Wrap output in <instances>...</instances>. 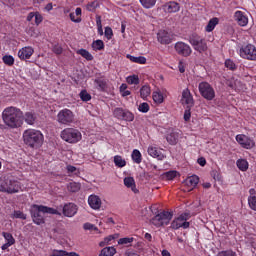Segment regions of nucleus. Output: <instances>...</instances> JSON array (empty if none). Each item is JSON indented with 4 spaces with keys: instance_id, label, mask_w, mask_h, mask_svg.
Wrapping results in <instances>:
<instances>
[{
    "instance_id": "57",
    "label": "nucleus",
    "mask_w": 256,
    "mask_h": 256,
    "mask_svg": "<svg viewBox=\"0 0 256 256\" xmlns=\"http://www.w3.org/2000/svg\"><path fill=\"white\" fill-rule=\"evenodd\" d=\"M191 120V108L186 107V110L184 111V121H190Z\"/></svg>"
},
{
    "instance_id": "45",
    "label": "nucleus",
    "mask_w": 256,
    "mask_h": 256,
    "mask_svg": "<svg viewBox=\"0 0 256 256\" xmlns=\"http://www.w3.org/2000/svg\"><path fill=\"white\" fill-rule=\"evenodd\" d=\"M98 7H99V2L95 0V1L87 4L86 9H87V11H90L91 13H95V11Z\"/></svg>"
},
{
    "instance_id": "4",
    "label": "nucleus",
    "mask_w": 256,
    "mask_h": 256,
    "mask_svg": "<svg viewBox=\"0 0 256 256\" xmlns=\"http://www.w3.org/2000/svg\"><path fill=\"white\" fill-rule=\"evenodd\" d=\"M60 137L66 143L71 144L79 143V141L83 139L81 131H79L77 128H65L61 131Z\"/></svg>"
},
{
    "instance_id": "53",
    "label": "nucleus",
    "mask_w": 256,
    "mask_h": 256,
    "mask_svg": "<svg viewBox=\"0 0 256 256\" xmlns=\"http://www.w3.org/2000/svg\"><path fill=\"white\" fill-rule=\"evenodd\" d=\"M104 35L106 39L110 41V39H113V29H111V27H106L104 31Z\"/></svg>"
},
{
    "instance_id": "22",
    "label": "nucleus",
    "mask_w": 256,
    "mask_h": 256,
    "mask_svg": "<svg viewBox=\"0 0 256 256\" xmlns=\"http://www.w3.org/2000/svg\"><path fill=\"white\" fill-rule=\"evenodd\" d=\"M157 39L161 45H169L171 43V35L166 30H160L157 33Z\"/></svg>"
},
{
    "instance_id": "18",
    "label": "nucleus",
    "mask_w": 256,
    "mask_h": 256,
    "mask_svg": "<svg viewBox=\"0 0 256 256\" xmlns=\"http://www.w3.org/2000/svg\"><path fill=\"white\" fill-rule=\"evenodd\" d=\"M77 211H79V207L75 203H66L63 206L62 213L64 217H75L77 215Z\"/></svg>"
},
{
    "instance_id": "64",
    "label": "nucleus",
    "mask_w": 256,
    "mask_h": 256,
    "mask_svg": "<svg viewBox=\"0 0 256 256\" xmlns=\"http://www.w3.org/2000/svg\"><path fill=\"white\" fill-rule=\"evenodd\" d=\"M81 13H83V10L80 7L76 8L74 13L76 14V17H81Z\"/></svg>"
},
{
    "instance_id": "56",
    "label": "nucleus",
    "mask_w": 256,
    "mask_h": 256,
    "mask_svg": "<svg viewBox=\"0 0 256 256\" xmlns=\"http://www.w3.org/2000/svg\"><path fill=\"white\" fill-rule=\"evenodd\" d=\"M51 256H67V251H65V250H53Z\"/></svg>"
},
{
    "instance_id": "25",
    "label": "nucleus",
    "mask_w": 256,
    "mask_h": 256,
    "mask_svg": "<svg viewBox=\"0 0 256 256\" xmlns=\"http://www.w3.org/2000/svg\"><path fill=\"white\" fill-rule=\"evenodd\" d=\"M124 185L128 189H131L135 194L139 193V189H137V185L135 184V179L133 177L124 178Z\"/></svg>"
},
{
    "instance_id": "27",
    "label": "nucleus",
    "mask_w": 256,
    "mask_h": 256,
    "mask_svg": "<svg viewBox=\"0 0 256 256\" xmlns=\"http://www.w3.org/2000/svg\"><path fill=\"white\" fill-rule=\"evenodd\" d=\"M217 25H219V18L214 17V18L210 19L208 24L205 27V32L211 33V31H213L215 29V27H217Z\"/></svg>"
},
{
    "instance_id": "12",
    "label": "nucleus",
    "mask_w": 256,
    "mask_h": 256,
    "mask_svg": "<svg viewBox=\"0 0 256 256\" xmlns=\"http://www.w3.org/2000/svg\"><path fill=\"white\" fill-rule=\"evenodd\" d=\"M239 53L242 59H247L248 61H256V46L253 44L242 46Z\"/></svg>"
},
{
    "instance_id": "50",
    "label": "nucleus",
    "mask_w": 256,
    "mask_h": 256,
    "mask_svg": "<svg viewBox=\"0 0 256 256\" xmlns=\"http://www.w3.org/2000/svg\"><path fill=\"white\" fill-rule=\"evenodd\" d=\"M96 25L98 29V35H103V24L101 23V16L96 17Z\"/></svg>"
},
{
    "instance_id": "63",
    "label": "nucleus",
    "mask_w": 256,
    "mask_h": 256,
    "mask_svg": "<svg viewBox=\"0 0 256 256\" xmlns=\"http://www.w3.org/2000/svg\"><path fill=\"white\" fill-rule=\"evenodd\" d=\"M33 18H35V12H30L26 18L27 21H33Z\"/></svg>"
},
{
    "instance_id": "36",
    "label": "nucleus",
    "mask_w": 256,
    "mask_h": 256,
    "mask_svg": "<svg viewBox=\"0 0 256 256\" xmlns=\"http://www.w3.org/2000/svg\"><path fill=\"white\" fill-rule=\"evenodd\" d=\"M142 7L144 9H152V7H155V4L157 3V0H139Z\"/></svg>"
},
{
    "instance_id": "11",
    "label": "nucleus",
    "mask_w": 256,
    "mask_h": 256,
    "mask_svg": "<svg viewBox=\"0 0 256 256\" xmlns=\"http://www.w3.org/2000/svg\"><path fill=\"white\" fill-rule=\"evenodd\" d=\"M75 121V114L70 109L64 108L57 114V122L60 125H71Z\"/></svg>"
},
{
    "instance_id": "16",
    "label": "nucleus",
    "mask_w": 256,
    "mask_h": 256,
    "mask_svg": "<svg viewBox=\"0 0 256 256\" xmlns=\"http://www.w3.org/2000/svg\"><path fill=\"white\" fill-rule=\"evenodd\" d=\"M94 85L97 91H100V93H107L109 89V80L105 79L104 76L97 77L94 80Z\"/></svg>"
},
{
    "instance_id": "33",
    "label": "nucleus",
    "mask_w": 256,
    "mask_h": 256,
    "mask_svg": "<svg viewBox=\"0 0 256 256\" xmlns=\"http://www.w3.org/2000/svg\"><path fill=\"white\" fill-rule=\"evenodd\" d=\"M115 253H117L115 247H105L101 250L99 256H113Z\"/></svg>"
},
{
    "instance_id": "34",
    "label": "nucleus",
    "mask_w": 256,
    "mask_h": 256,
    "mask_svg": "<svg viewBox=\"0 0 256 256\" xmlns=\"http://www.w3.org/2000/svg\"><path fill=\"white\" fill-rule=\"evenodd\" d=\"M67 189L70 193H77L78 191L81 190V184L77 182H70L67 185Z\"/></svg>"
},
{
    "instance_id": "2",
    "label": "nucleus",
    "mask_w": 256,
    "mask_h": 256,
    "mask_svg": "<svg viewBox=\"0 0 256 256\" xmlns=\"http://www.w3.org/2000/svg\"><path fill=\"white\" fill-rule=\"evenodd\" d=\"M45 213L48 215H61L55 208L34 204L30 210L33 223L35 225H43L45 223Z\"/></svg>"
},
{
    "instance_id": "9",
    "label": "nucleus",
    "mask_w": 256,
    "mask_h": 256,
    "mask_svg": "<svg viewBox=\"0 0 256 256\" xmlns=\"http://www.w3.org/2000/svg\"><path fill=\"white\" fill-rule=\"evenodd\" d=\"M113 117L118 119V121H126L127 123H132L135 121V114L131 112L129 109L117 107L113 110Z\"/></svg>"
},
{
    "instance_id": "31",
    "label": "nucleus",
    "mask_w": 256,
    "mask_h": 256,
    "mask_svg": "<svg viewBox=\"0 0 256 256\" xmlns=\"http://www.w3.org/2000/svg\"><path fill=\"white\" fill-rule=\"evenodd\" d=\"M132 161L139 165L143 161V156L141 155V152L138 149H134L131 154Z\"/></svg>"
},
{
    "instance_id": "46",
    "label": "nucleus",
    "mask_w": 256,
    "mask_h": 256,
    "mask_svg": "<svg viewBox=\"0 0 256 256\" xmlns=\"http://www.w3.org/2000/svg\"><path fill=\"white\" fill-rule=\"evenodd\" d=\"M225 67L227 69H229L230 71H235L237 69V65L235 64V62H233V60L231 59H227L225 60V63H224Z\"/></svg>"
},
{
    "instance_id": "10",
    "label": "nucleus",
    "mask_w": 256,
    "mask_h": 256,
    "mask_svg": "<svg viewBox=\"0 0 256 256\" xmlns=\"http://www.w3.org/2000/svg\"><path fill=\"white\" fill-rule=\"evenodd\" d=\"M198 91L201 97H203V99H206V101H213V99H215V89L207 81L199 83Z\"/></svg>"
},
{
    "instance_id": "28",
    "label": "nucleus",
    "mask_w": 256,
    "mask_h": 256,
    "mask_svg": "<svg viewBox=\"0 0 256 256\" xmlns=\"http://www.w3.org/2000/svg\"><path fill=\"white\" fill-rule=\"evenodd\" d=\"M152 99L156 105H161L163 101H165V97L163 96V93L161 91H154L152 93Z\"/></svg>"
},
{
    "instance_id": "15",
    "label": "nucleus",
    "mask_w": 256,
    "mask_h": 256,
    "mask_svg": "<svg viewBox=\"0 0 256 256\" xmlns=\"http://www.w3.org/2000/svg\"><path fill=\"white\" fill-rule=\"evenodd\" d=\"M181 103L188 107V109H193V107H195V100L193 99V94H191L189 88L182 91Z\"/></svg>"
},
{
    "instance_id": "21",
    "label": "nucleus",
    "mask_w": 256,
    "mask_h": 256,
    "mask_svg": "<svg viewBox=\"0 0 256 256\" xmlns=\"http://www.w3.org/2000/svg\"><path fill=\"white\" fill-rule=\"evenodd\" d=\"M163 9L165 13H179L181 5L175 1H170L163 5Z\"/></svg>"
},
{
    "instance_id": "39",
    "label": "nucleus",
    "mask_w": 256,
    "mask_h": 256,
    "mask_svg": "<svg viewBox=\"0 0 256 256\" xmlns=\"http://www.w3.org/2000/svg\"><path fill=\"white\" fill-rule=\"evenodd\" d=\"M128 85H139L140 80L138 75H131L126 78Z\"/></svg>"
},
{
    "instance_id": "5",
    "label": "nucleus",
    "mask_w": 256,
    "mask_h": 256,
    "mask_svg": "<svg viewBox=\"0 0 256 256\" xmlns=\"http://www.w3.org/2000/svg\"><path fill=\"white\" fill-rule=\"evenodd\" d=\"M188 41L190 45H192L194 51H197L198 53H205L209 49L207 46V40L197 33L191 34Z\"/></svg>"
},
{
    "instance_id": "13",
    "label": "nucleus",
    "mask_w": 256,
    "mask_h": 256,
    "mask_svg": "<svg viewBox=\"0 0 256 256\" xmlns=\"http://www.w3.org/2000/svg\"><path fill=\"white\" fill-rule=\"evenodd\" d=\"M174 49L178 55L181 57H190L191 53H193V49L191 46L183 41H178L174 45Z\"/></svg>"
},
{
    "instance_id": "7",
    "label": "nucleus",
    "mask_w": 256,
    "mask_h": 256,
    "mask_svg": "<svg viewBox=\"0 0 256 256\" xmlns=\"http://www.w3.org/2000/svg\"><path fill=\"white\" fill-rule=\"evenodd\" d=\"M189 219H191V214L189 212H184L180 214L178 217H176L170 225L171 229L177 230V229H189L190 223L188 222Z\"/></svg>"
},
{
    "instance_id": "48",
    "label": "nucleus",
    "mask_w": 256,
    "mask_h": 256,
    "mask_svg": "<svg viewBox=\"0 0 256 256\" xmlns=\"http://www.w3.org/2000/svg\"><path fill=\"white\" fill-rule=\"evenodd\" d=\"M149 109V103L146 102L140 103L138 106V111H140V113H149Z\"/></svg>"
},
{
    "instance_id": "61",
    "label": "nucleus",
    "mask_w": 256,
    "mask_h": 256,
    "mask_svg": "<svg viewBox=\"0 0 256 256\" xmlns=\"http://www.w3.org/2000/svg\"><path fill=\"white\" fill-rule=\"evenodd\" d=\"M198 163L201 167H205L207 165V160L204 157L198 159Z\"/></svg>"
},
{
    "instance_id": "52",
    "label": "nucleus",
    "mask_w": 256,
    "mask_h": 256,
    "mask_svg": "<svg viewBox=\"0 0 256 256\" xmlns=\"http://www.w3.org/2000/svg\"><path fill=\"white\" fill-rule=\"evenodd\" d=\"M35 25L37 27H39V25H41V23H43V15H41L39 12H35Z\"/></svg>"
},
{
    "instance_id": "58",
    "label": "nucleus",
    "mask_w": 256,
    "mask_h": 256,
    "mask_svg": "<svg viewBox=\"0 0 256 256\" xmlns=\"http://www.w3.org/2000/svg\"><path fill=\"white\" fill-rule=\"evenodd\" d=\"M75 13H70L69 14V17H70V20L73 22V23H81V17H75Z\"/></svg>"
},
{
    "instance_id": "17",
    "label": "nucleus",
    "mask_w": 256,
    "mask_h": 256,
    "mask_svg": "<svg viewBox=\"0 0 256 256\" xmlns=\"http://www.w3.org/2000/svg\"><path fill=\"white\" fill-rule=\"evenodd\" d=\"M234 20L240 27H247L249 25V17L247 16V13L237 10L234 13Z\"/></svg>"
},
{
    "instance_id": "30",
    "label": "nucleus",
    "mask_w": 256,
    "mask_h": 256,
    "mask_svg": "<svg viewBox=\"0 0 256 256\" xmlns=\"http://www.w3.org/2000/svg\"><path fill=\"white\" fill-rule=\"evenodd\" d=\"M236 166L240 171L245 172L249 169V162L246 159L241 158L236 161Z\"/></svg>"
},
{
    "instance_id": "24",
    "label": "nucleus",
    "mask_w": 256,
    "mask_h": 256,
    "mask_svg": "<svg viewBox=\"0 0 256 256\" xmlns=\"http://www.w3.org/2000/svg\"><path fill=\"white\" fill-rule=\"evenodd\" d=\"M181 134L177 130H172L169 134L166 136V140L169 143V145H177L179 143V137Z\"/></svg>"
},
{
    "instance_id": "54",
    "label": "nucleus",
    "mask_w": 256,
    "mask_h": 256,
    "mask_svg": "<svg viewBox=\"0 0 256 256\" xmlns=\"http://www.w3.org/2000/svg\"><path fill=\"white\" fill-rule=\"evenodd\" d=\"M52 51L55 53V55H61V53H63V47H61L59 44H55L52 47Z\"/></svg>"
},
{
    "instance_id": "14",
    "label": "nucleus",
    "mask_w": 256,
    "mask_h": 256,
    "mask_svg": "<svg viewBox=\"0 0 256 256\" xmlns=\"http://www.w3.org/2000/svg\"><path fill=\"white\" fill-rule=\"evenodd\" d=\"M236 141L243 149H253L255 147V140L245 134L236 135Z\"/></svg>"
},
{
    "instance_id": "32",
    "label": "nucleus",
    "mask_w": 256,
    "mask_h": 256,
    "mask_svg": "<svg viewBox=\"0 0 256 256\" xmlns=\"http://www.w3.org/2000/svg\"><path fill=\"white\" fill-rule=\"evenodd\" d=\"M151 95V86L150 85H144L140 88V97L141 99H147Z\"/></svg>"
},
{
    "instance_id": "59",
    "label": "nucleus",
    "mask_w": 256,
    "mask_h": 256,
    "mask_svg": "<svg viewBox=\"0 0 256 256\" xmlns=\"http://www.w3.org/2000/svg\"><path fill=\"white\" fill-rule=\"evenodd\" d=\"M83 227H84L85 231H93V228L95 227V225H93L91 223H85Z\"/></svg>"
},
{
    "instance_id": "23",
    "label": "nucleus",
    "mask_w": 256,
    "mask_h": 256,
    "mask_svg": "<svg viewBox=\"0 0 256 256\" xmlns=\"http://www.w3.org/2000/svg\"><path fill=\"white\" fill-rule=\"evenodd\" d=\"M184 184L189 187L188 191H193L199 185V177L197 175L190 176L184 181Z\"/></svg>"
},
{
    "instance_id": "62",
    "label": "nucleus",
    "mask_w": 256,
    "mask_h": 256,
    "mask_svg": "<svg viewBox=\"0 0 256 256\" xmlns=\"http://www.w3.org/2000/svg\"><path fill=\"white\" fill-rule=\"evenodd\" d=\"M178 69L180 73H185V64L183 62H179Z\"/></svg>"
},
{
    "instance_id": "1",
    "label": "nucleus",
    "mask_w": 256,
    "mask_h": 256,
    "mask_svg": "<svg viewBox=\"0 0 256 256\" xmlns=\"http://www.w3.org/2000/svg\"><path fill=\"white\" fill-rule=\"evenodd\" d=\"M2 121L9 129H19L23 125V111L17 107H7L2 112Z\"/></svg>"
},
{
    "instance_id": "47",
    "label": "nucleus",
    "mask_w": 256,
    "mask_h": 256,
    "mask_svg": "<svg viewBox=\"0 0 256 256\" xmlns=\"http://www.w3.org/2000/svg\"><path fill=\"white\" fill-rule=\"evenodd\" d=\"M148 155H150V157L157 158L159 157V150L157 147L150 146L148 147Z\"/></svg>"
},
{
    "instance_id": "26",
    "label": "nucleus",
    "mask_w": 256,
    "mask_h": 256,
    "mask_svg": "<svg viewBox=\"0 0 256 256\" xmlns=\"http://www.w3.org/2000/svg\"><path fill=\"white\" fill-rule=\"evenodd\" d=\"M126 58L129 59L132 63H138V65H146L147 64V58L145 56H133L131 54H127Z\"/></svg>"
},
{
    "instance_id": "40",
    "label": "nucleus",
    "mask_w": 256,
    "mask_h": 256,
    "mask_svg": "<svg viewBox=\"0 0 256 256\" xmlns=\"http://www.w3.org/2000/svg\"><path fill=\"white\" fill-rule=\"evenodd\" d=\"M79 97H80L81 101H83L84 103H87L88 101H91V99H92L91 94H89V92H87V90H82L79 94Z\"/></svg>"
},
{
    "instance_id": "38",
    "label": "nucleus",
    "mask_w": 256,
    "mask_h": 256,
    "mask_svg": "<svg viewBox=\"0 0 256 256\" xmlns=\"http://www.w3.org/2000/svg\"><path fill=\"white\" fill-rule=\"evenodd\" d=\"M114 164L116 165V167H125V165H127V162L125 161V159H123V157L116 155L114 156Z\"/></svg>"
},
{
    "instance_id": "3",
    "label": "nucleus",
    "mask_w": 256,
    "mask_h": 256,
    "mask_svg": "<svg viewBox=\"0 0 256 256\" xmlns=\"http://www.w3.org/2000/svg\"><path fill=\"white\" fill-rule=\"evenodd\" d=\"M44 140L45 137L39 130L27 129L23 133V141L25 145L31 147L32 149H39V147H42Z\"/></svg>"
},
{
    "instance_id": "19",
    "label": "nucleus",
    "mask_w": 256,
    "mask_h": 256,
    "mask_svg": "<svg viewBox=\"0 0 256 256\" xmlns=\"http://www.w3.org/2000/svg\"><path fill=\"white\" fill-rule=\"evenodd\" d=\"M88 205L91 207L94 211H99L101 209V206L103 205V201H101V197H99L96 194H91L88 197Z\"/></svg>"
},
{
    "instance_id": "51",
    "label": "nucleus",
    "mask_w": 256,
    "mask_h": 256,
    "mask_svg": "<svg viewBox=\"0 0 256 256\" xmlns=\"http://www.w3.org/2000/svg\"><path fill=\"white\" fill-rule=\"evenodd\" d=\"M216 256H237V254L233 250H224L218 252Z\"/></svg>"
},
{
    "instance_id": "41",
    "label": "nucleus",
    "mask_w": 256,
    "mask_h": 256,
    "mask_svg": "<svg viewBox=\"0 0 256 256\" xmlns=\"http://www.w3.org/2000/svg\"><path fill=\"white\" fill-rule=\"evenodd\" d=\"M24 119L28 125H34L35 123V115L31 112H26Z\"/></svg>"
},
{
    "instance_id": "37",
    "label": "nucleus",
    "mask_w": 256,
    "mask_h": 256,
    "mask_svg": "<svg viewBox=\"0 0 256 256\" xmlns=\"http://www.w3.org/2000/svg\"><path fill=\"white\" fill-rule=\"evenodd\" d=\"M2 61L5 65H8V67H13V65H15V58L11 55H4Z\"/></svg>"
},
{
    "instance_id": "55",
    "label": "nucleus",
    "mask_w": 256,
    "mask_h": 256,
    "mask_svg": "<svg viewBox=\"0 0 256 256\" xmlns=\"http://www.w3.org/2000/svg\"><path fill=\"white\" fill-rule=\"evenodd\" d=\"M118 243H119V245H129V243H133V238L132 237L131 238H128V237L120 238L118 240Z\"/></svg>"
},
{
    "instance_id": "60",
    "label": "nucleus",
    "mask_w": 256,
    "mask_h": 256,
    "mask_svg": "<svg viewBox=\"0 0 256 256\" xmlns=\"http://www.w3.org/2000/svg\"><path fill=\"white\" fill-rule=\"evenodd\" d=\"M66 169H67V172H68V173H75V171H77V167H75V166H73V165H68V166L66 167Z\"/></svg>"
},
{
    "instance_id": "49",
    "label": "nucleus",
    "mask_w": 256,
    "mask_h": 256,
    "mask_svg": "<svg viewBox=\"0 0 256 256\" xmlns=\"http://www.w3.org/2000/svg\"><path fill=\"white\" fill-rule=\"evenodd\" d=\"M248 205L252 211H256V196L248 197Z\"/></svg>"
},
{
    "instance_id": "29",
    "label": "nucleus",
    "mask_w": 256,
    "mask_h": 256,
    "mask_svg": "<svg viewBox=\"0 0 256 256\" xmlns=\"http://www.w3.org/2000/svg\"><path fill=\"white\" fill-rule=\"evenodd\" d=\"M77 55H81L86 61H93L94 57L91 52H89L87 49H79L76 51Z\"/></svg>"
},
{
    "instance_id": "35",
    "label": "nucleus",
    "mask_w": 256,
    "mask_h": 256,
    "mask_svg": "<svg viewBox=\"0 0 256 256\" xmlns=\"http://www.w3.org/2000/svg\"><path fill=\"white\" fill-rule=\"evenodd\" d=\"M92 49L94 51H103V49H105V43L103 42V40H95L92 43Z\"/></svg>"
},
{
    "instance_id": "20",
    "label": "nucleus",
    "mask_w": 256,
    "mask_h": 256,
    "mask_svg": "<svg viewBox=\"0 0 256 256\" xmlns=\"http://www.w3.org/2000/svg\"><path fill=\"white\" fill-rule=\"evenodd\" d=\"M34 53L35 50L33 49V47L25 46L18 51V57L19 59H21V61H25L27 59H31Z\"/></svg>"
},
{
    "instance_id": "43",
    "label": "nucleus",
    "mask_w": 256,
    "mask_h": 256,
    "mask_svg": "<svg viewBox=\"0 0 256 256\" xmlns=\"http://www.w3.org/2000/svg\"><path fill=\"white\" fill-rule=\"evenodd\" d=\"M4 239L6 240V243L10 245H15V238H13V234L9 232H3L2 233Z\"/></svg>"
},
{
    "instance_id": "6",
    "label": "nucleus",
    "mask_w": 256,
    "mask_h": 256,
    "mask_svg": "<svg viewBox=\"0 0 256 256\" xmlns=\"http://www.w3.org/2000/svg\"><path fill=\"white\" fill-rule=\"evenodd\" d=\"M171 219H173V212L162 211L151 219V223L154 227H165L171 223Z\"/></svg>"
},
{
    "instance_id": "8",
    "label": "nucleus",
    "mask_w": 256,
    "mask_h": 256,
    "mask_svg": "<svg viewBox=\"0 0 256 256\" xmlns=\"http://www.w3.org/2000/svg\"><path fill=\"white\" fill-rule=\"evenodd\" d=\"M21 191V182L15 179H6L4 183L0 185L1 193H19Z\"/></svg>"
},
{
    "instance_id": "42",
    "label": "nucleus",
    "mask_w": 256,
    "mask_h": 256,
    "mask_svg": "<svg viewBox=\"0 0 256 256\" xmlns=\"http://www.w3.org/2000/svg\"><path fill=\"white\" fill-rule=\"evenodd\" d=\"M13 219H22L25 221L27 219V214L23 213L21 210H15L12 214Z\"/></svg>"
},
{
    "instance_id": "44",
    "label": "nucleus",
    "mask_w": 256,
    "mask_h": 256,
    "mask_svg": "<svg viewBox=\"0 0 256 256\" xmlns=\"http://www.w3.org/2000/svg\"><path fill=\"white\" fill-rule=\"evenodd\" d=\"M163 177H164V179H167V181H173L175 179V177H177V171H175V170L168 171L163 174Z\"/></svg>"
}]
</instances>
